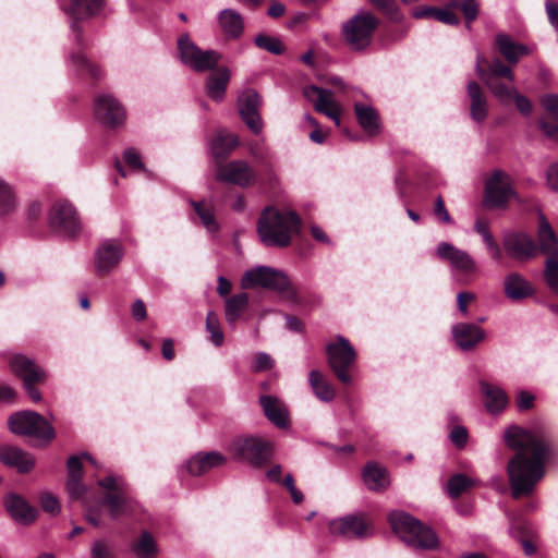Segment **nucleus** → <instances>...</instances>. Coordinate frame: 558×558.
Here are the masks:
<instances>
[{"instance_id": "obj_40", "label": "nucleus", "mask_w": 558, "mask_h": 558, "mask_svg": "<svg viewBox=\"0 0 558 558\" xmlns=\"http://www.w3.org/2000/svg\"><path fill=\"white\" fill-rule=\"evenodd\" d=\"M132 550L138 558H154L158 553L155 538L148 532H143L132 545Z\"/></svg>"}, {"instance_id": "obj_4", "label": "nucleus", "mask_w": 558, "mask_h": 558, "mask_svg": "<svg viewBox=\"0 0 558 558\" xmlns=\"http://www.w3.org/2000/svg\"><path fill=\"white\" fill-rule=\"evenodd\" d=\"M264 288L282 293L292 302H298V290L291 284L288 276L276 268L268 266H256L247 269L241 278L242 289Z\"/></svg>"}, {"instance_id": "obj_32", "label": "nucleus", "mask_w": 558, "mask_h": 558, "mask_svg": "<svg viewBox=\"0 0 558 558\" xmlns=\"http://www.w3.org/2000/svg\"><path fill=\"white\" fill-rule=\"evenodd\" d=\"M476 74L483 81V83L489 88L492 94L502 104L509 102L511 100L512 95L515 93V88L513 86H508L505 83L499 82L498 80H492L490 76L486 75V70H484L481 65V57H477L476 62Z\"/></svg>"}, {"instance_id": "obj_63", "label": "nucleus", "mask_w": 558, "mask_h": 558, "mask_svg": "<svg viewBox=\"0 0 558 558\" xmlns=\"http://www.w3.org/2000/svg\"><path fill=\"white\" fill-rule=\"evenodd\" d=\"M517 404L520 410H529L534 404V396L527 391H520L518 395Z\"/></svg>"}, {"instance_id": "obj_41", "label": "nucleus", "mask_w": 558, "mask_h": 558, "mask_svg": "<svg viewBox=\"0 0 558 558\" xmlns=\"http://www.w3.org/2000/svg\"><path fill=\"white\" fill-rule=\"evenodd\" d=\"M191 204L194 207V210L201 219L203 226L209 232H216L218 230V223L215 219L213 206L205 202H192Z\"/></svg>"}, {"instance_id": "obj_58", "label": "nucleus", "mask_w": 558, "mask_h": 558, "mask_svg": "<svg viewBox=\"0 0 558 558\" xmlns=\"http://www.w3.org/2000/svg\"><path fill=\"white\" fill-rule=\"evenodd\" d=\"M110 548L107 542L96 541L90 550L92 558H110Z\"/></svg>"}, {"instance_id": "obj_35", "label": "nucleus", "mask_w": 558, "mask_h": 558, "mask_svg": "<svg viewBox=\"0 0 558 558\" xmlns=\"http://www.w3.org/2000/svg\"><path fill=\"white\" fill-rule=\"evenodd\" d=\"M239 145V137L231 132L219 131L210 142V150L215 158H226Z\"/></svg>"}, {"instance_id": "obj_53", "label": "nucleus", "mask_w": 558, "mask_h": 558, "mask_svg": "<svg viewBox=\"0 0 558 558\" xmlns=\"http://www.w3.org/2000/svg\"><path fill=\"white\" fill-rule=\"evenodd\" d=\"M433 17L448 25L459 24V17L457 14L448 9L433 10Z\"/></svg>"}, {"instance_id": "obj_18", "label": "nucleus", "mask_w": 558, "mask_h": 558, "mask_svg": "<svg viewBox=\"0 0 558 558\" xmlns=\"http://www.w3.org/2000/svg\"><path fill=\"white\" fill-rule=\"evenodd\" d=\"M123 256V246L117 240H106L95 251L94 263L99 275L112 271Z\"/></svg>"}, {"instance_id": "obj_1", "label": "nucleus", "mask_w": 558, "mask_h": 558, "mask_svg": "<svg viewBox=\"0 0 558 558\" xmlns=\"http://www.w3.org/2000/svg\"><path fill=\"white\" fill-rule=\"evenodd\" d=\"M505 441L517 453L507 465L509 484L514 498L530 495L545 474V462L550 454L548 439L541 433L510 426Z\"/></svg>"}, {"instance_id": "obj_42", "label": "nucleus", "mask_w": 558, "mask_h": 558, "mask_svg": "<svg viewBox=\"0 0 558 558\" xmlns=\"http://www.w3.org/2000/svg\"><path fill=\"white\" fill-rule=\"evenodd\" d=\"M495 41L502 57L508 62L515 64L518 62L517 43H514L509 35L504 33L498 34Z\"/></svg>"}, {"instance_id": "obj_13", "label": "nucleus", "mask_w": 558, "mask_h": 558, "mask_svg": "<svg viewBox=\"0 0 558 558\" xmlns=\"http://www.w3.org/2000/svg\"><path fill=\"white\" fill-rule=\"evenodd\" d=\"M216 180L247 187L256 182L257 173L246 160L235 159L217 167Z\"/></svg>"}, {"instance_id": "obj_54", "label": "nucleus", "mask_w": 558, "mask_h": 558, "mask_svg": "<svg viewBox=\"0 0 558 558\" xmlns=\"http://www.w3.org/2000/svg\"><path fill=\"white\" fill-rule=\"evenodd\" d=\"M66 487L72 499H81L86 493V487L82 484L81 478L68 480Z\"/></svg>"}, {"instance_id": "obj_55", "label": "nucleus", "mask_w": 558, "mask_h": 558, "mask_svg": "<svg viewBox=\"0 0 558 558\" xmlns=\"http://www.w3.org/2000/svg\"><path fill=\"white\" fill-rule=\"evenodd\" d=\"M68 480L82 478L81 458L73 456L68 460Z\"/></svg>"}, {"instance_id": "obj_12", "label": "nucleus", "mask_w": 558, "mask_h": 558, "mask_svg": "<svg viewBox=\"0 0 558 558\" xmlns=\"http://www.w3.org/2000/svg\"><path fill=\"white\" fill-rule=\"evenodd\" d=\"M327 355L328 363L337 378L343 384H350L351 376L348 368L355 359V351L350 342L343 337H338L335 343L327 345Z\"/></svg>"}, {"instance_id": "obj_29", "label": "nucleus", "mask_w": 558, "mask_h": 558, "mask_svg": "<svg viewBox=\"0 0 558 558\" xmlns=\"http://www.w3.org/2000/svg\"><path fill=\"white\" fill-rule=\"evenodd\" d=\"M230 81V71L226 66L217 69L206 80V94L214 101L223 100L228 83Z\"/></svg>"}, {"instance_id": "obj_45", "label": "nucleus", "mask_w": 558, "mask_h": 558, "mask_svg": "<svg viewBox=\"0 0 558 558\" xmlns=\"http://www.w3.org/2000/svg\"><path fill=\"white\" fill-rule=\"evenodd\" d=\"M206 329L210 333V341L214 345L220 347L223 343V332L220 327L218 316L214 312H208L206 316Z\"/></svg>"}, {"instance_id": "obj_16", "label": "nucleus", "mask_w": 558, "mask_h": 558, "mask_svg": "<svg viewBox=\"0 0 558 558\" xmlns=\"http://www.w3.org/2000/svg\"><path fill=\"white\" fill-rule=\"evenodd\" d=\"M49 223L66 234H75L81 228L75 208L66 201H58L52 205L49 211Z\"/></svg>"}, {"instance_id": "obj_22", "label": "nucleus", "mask_w": 558, "mask_h": 558, "mask_svg": "<svg viewBox=\"0 0 558 558\" xmlns=\"http://www.w3.org/2000/svg\"><path fill=\"white\" fill-rule=\"evenodd\" d=\"M0 461L21 473L31 471L35 465V459L31 453L12 445L0 446Z\"/></svg>"}, {"instance_id": "obj_19", "label": "nucleus", "mask_w": 558, "mask_h": 558, "mask_svg": "<svg viewBox=\"0 0 558 558\" xmlns=\"http://www.w3.org/2000/svg\"><path fill=\"white\" fill-rule=\"evenodd\" d=\"M437 256L450 264V266L463 274H473L476 271V264L470 254L448 242H441L436 250Z\"/></svg>"}, {"instance_id": "obj_48", "label": "nucleus", "mask_w": 558, "mask_h": 558, "mask_svg": "<svg viewBox=\"0 0 558 558\" xmlns=\"http://www.w3.org/2000/svg\"><path fill=\"white\" fill-rule=\"evenodd\" d=\"M471 484L472 482L468 476L463 474L453 475L447 484L448 494L451 498H458Z\"/></svg>"}, {"instance_id": "obj_44", "label": "nucleus", "mask_w": 558, "mask_h": 558, "mask_svg": "<svg viewBox=\"0 0 558 558\" xmlns=\"http://www.w3.org/2000/svg\"><path fill=\"white\" fill-rule=\"evenodd\" d=\"M71 61L78 71L83 73L86 72L96 80L101 77L100 68L97 64L89 61L83 53L78 52L72 54Z\"/></svg>"}, {"instance_id": "obj_34", "label": "nucleus", "mask_w": 558, "mask_h": 558, "mask_svg": "<svg viewBox=\"0 0 558 558\" xmlns=\"http://www.w3.org/2000/svg\"><path fill=\"white\" fill-rule=\"evenodd\" d=\"M480 386L484 395L486 410L492 414L501 412L508 403L506 392L500 387L486 381H481Z\"/></svg>"}, {"instance_id": "obj_46", "label": "nucleus", "mask_w": 558, "mask_h": 558, "mask_svg": "<svg viewBox=\"0 0 558 558\" xmlns=\"http://www.w3.org/2000/svg\"><path fill=\"white\" fill-rule=\"evenodd\" d=\"M486 75L490 76L492 80H498L500 77L507 78L510 83L514 82V73L512 69L506 65L499 59H495L492 61L488 71H486Z\"/></svg>"}, {"instance_id": "obj_8", "label": "nucleus", "mask_w": 558, "mask_h": 558, "mask_svg": "<svg viewBox=\"0 0 558 558\" xmlns=\"http://www.w3.org/2000/svg\"><path fill=\"white\" fill-rule=\"evenodd\" d=\"M511 199L520 202L512 178L506 171L495 169L485 182V206L506 208Z\"/></svg>"}, {"instance_id": "obj_37", "label": "nucleus", "mask_w": 558, "mask_h": 558, "mask_svg": "<svg viewBox=\"0 0 558 558\" xmlns=\"http://www.w3.org/2000/svg\"><path fill=\"white\" fill-rule=\"evenodd\" d=\"M308 383L314 395L319 400L329 402L335 398V389L320 372L315 369L311 371L308 375Z\"/></svg>"}, {"instance_id": "obj_52", "label": "nucleus", "mask_w": 558, "mask_h": 558, "mask_svg": "<svg viewBox=\"0 0 558 558\" xmlns=\"http://www.w3.org/2000/svg\"><path fill=\"white\" fill-rule=\"evenodd\" d=\"M511 100L514 101L515 107L521 114L529 116L532 112L533 106L531 100L524 95L518 93V90L512 95Z\"/></svg>"}, {"instance_id": "obj_51", "label": "nucleus", "mask_w": 558, "mask_h": 558, "mask_svg": "<svg viewBox=\"0 0 558 558\" xmlns=\"http://www.w3.org/2000/svg\"><path fill=\"white\" fill-rule=\"evenodd\" d=\"M272 365H274V361L269 354L264 353V352H259V353L255 354L254 361H253V369L255 372H263V371L270 369L272 367Z\"/></svg>"}, {"instance_id": "obj_15", "label": "nucleus", "mask_w": 558, "mask_h": 558, "mask_svg": "<svg viewBox=\"0 0 558 558\" xmlns=\"http://www.w3.org/2000/svg\"><path fill=\"white\" fill-rule=\"evenodd\" d=\"M94 114L98 121L111 128L121 125L126 117L125 110L119 100L108 94L96 97Z\"/></svg>"}, {"instance_id": "obj_17", "label": "nucleus", "mask_w": 558, "mask_h": 558, "mask_svg": "<svg viewBox=\"0 0 558 558\" xmlns=\"http://www.w3.org/2000/svg\"><path fill=\"white\" fill-rule=\"evenodd\" d=\"M260 98L255 90H245L239 96V113L246 126L255 134L263 130V121L259 116Z\"/></svg>"}, {"instance_id": "obj_11", "label": "nucleus", "mask_w": 558, "mask_h": 558, "mask_svg": "<svg viewBox=\"0 0 558 558\" xmlns=\"http://www.w3.org/2000/svg\"><path fill=\"white\" fill-rule=\"evenodd\" d=\"M230 451L235 459L259 466L270 459L272 445L258 437H241L230 444Z\"/></svg>"}, {"instance_id": "obj_28", "label": "nucleus", "mask_w": 558, "mask_h": 558, "mask_svg": "<svg viewBox=\"0 0 558 558\" xmlns=\"http://www.w3.org/2000/svg\"><path fill=\"white\" fill-rule=\"evenodd\" d=\"M12 371L20 376L24 383L26 381H43L46 378V373L43 368L37 366L34 361L25 355H14L10 360Z\"/></svg>"}, {"instance_id": "obj_3", "label": "nucleus", "mask_w": 558, "mask_h": 558, "mask_svg": "<svg viewBox=\"0 0 558 558\" xmlns=\"http://www.w3.org/2000/svg\"><path fill=\"white\" fill-rule=\"evenodd\" d=\"M392 531L408 545L420 549L438 546L435 532L403 511H392L388 515Z\"/></svg>"}, {"instance_id": "obj_21", "label": "nucleus", "mask_w": 558, "mask_h": 558, "mask_svg": "<svg viewBox=\"0 0 558 558\" xmlns=\"http://www.w3.org/2000/svg\"><path fill=\"white\" fill-rule=\"evenodd\" d=\"M3 502L11 518L20 524L29 525L37 519V509L16 494H8Z\"/></svg>"}, {"instance_id": "obj_6", "label": "nucleus", "mask_w": 558, "mask_h": 558, "mask_svg": "<svg viewBox=\"0 0 558 558\" xmlns=\"http://www.w3.org/2000/svg\"><path fill=\"white\" fill-rule=\"evenodd\" d=\"M98 484L106 489L101 506L108 509L111 519L116 520L132 513L134 502L129 497L126 484L121 478L109 475L100 480Z\"/></svg>"}, {"instance_id": "obj_62", "label": "nucleus", "mask_w": 558, "mask_h": 558, "mask_svg": "<svg viewBox=\"0 0 558 558\" xmlns=\"http://www.w3.org/2000/svg\"><path fill=\"white\" fill-rule=\"evenodd\" d=\"M545 9L549 23L558 31V4L553 0H547Z\"/></svg>"}, {"instance_id": "obj_39", "label": "nucleus", "mask_w": 558, "mask_h": 558, "mask_svg": "<svg viewBox=\"0 0 558 558\" xmlns=\"http://www.w3.org/2000/svg\"><path fill=\"white\" fill-rule=\"evenodd\" d=\"M537 241L542 252L547 254L556 252L558 239L544 216L539 218Z\"/></svg>"}, {"instance_id": "obj_7", "label": "nucleus", "mask_w": 558, "mask_h": 558, "mask_svg": "<svg viewBox=\"0 0 558 558\" xmlns=\"http://www.w3.org/2000/svg\"><path fill=\"white\" fill-rule=\"evenodd\" d=\"M9 428L16 435H24L49 442L54 438V430L48 421L34 411L12 414L8 421Z\"/></svg>"}, {"instance_id": "obj_61", "label": "nucleus", "mask_w": 558, "mask_h": 558, "mask_svg": "<svg viewBox=\"0 0 558 558\" xmlns=\"http://www.w3.org/2000/svg\"><path fill=\"white\" fill-rule=\"evenodd\" d=\"M124 160H125V162L131 168H134V169H142L143 168V162L141 160V157L137 154V151L134 150L133 148L125 149V151H124Z\"/></svg>"}, {"instance_id": "obj_60", "label": "nucleus", "mask_w": 558, "mask_h": 558, "mask_svg": "<svg viewBox=\"0 0 558 558\" xmlns=\"http://www.w3.org/2000/svg\"><path fill=\"white\" fill-rule=\"evenodd\" d=\"M435 215L439 220L445 223L451 222V217L445 207V202L441 196H438L435 202Z\"/></svg>"}, {"instance_id": "obj_36", "label": "nucleus", "mask_w": 558, "mask_h": 558, "mask_svg": "<svg viewBox=\"0 0 558 558\" xmlns=\"http://www.w3.org/2000/svg\"><path fill=\"white\" fill-rule=\"evenodd\" d=\"M363 481L368 489L376 492L386 489L390 483L386 469L374 462L365 465Z\"/></svg>"}, {"instance_id": "obj_64", "label": "nucleus", "mask_w": 558, "mask_h": 558, "mask_svg": "<svg viewBox=\"0 0 558 558\" xmlns=\"http://www.w3.org/2000/svg\"><path fill=\"white\" fill-rule=\"evenodd\" d=\"M547 184L549 189L558 192V162L547 170Z\"/></svg>"}, {"instance_id": "obj_49", "label": "nucleus", "mask_w": 558, "mask_h": 558, "mask_svg": "<svg viewBox=\"0 0 558 558\" xmlns=\"http://www.w3.org/2000/svg\"><path fill=\"white\" fill-rule=\"evenodd\" d=\"M548 287L558 294V260L555 257H548L544 272Z\"/></svg>"}, {"instance_id": "obj_10", "label": "nucleus", "mask_w": 558, "mask_h": 558, "mask_svg": "<svg viewBox=\"0 0 558 558\" xmlns=\"http://www.w3.org/2000/svg\"><path fill=\"white\" fill-rule=\"evenodd\" d=\"M180 60L196 72L213 70L220 60V54L214 50H202L184 34L178 39Z\"/></svg>"}, {"instance_id": "obj_57", "label": "nucleus", "mask_w": 558, "mask_h": 558, "mask_svg": "<svg viewBox=\"0 0 558 558\" xmlns=\"http://www.w3.org/2000/svg\"><path fill=\"white\" fill-rule=\"evenodd\" d=\"M41 507L45 511L51 513V514H56L59 512L60 510V505H59V501L58 499L51 495V494H44L41 496Z\"/></svg>"}, {"instance_id": "obj_23", "label": "nucleus", "mask_w": 558, "mask_h": 558, "mask_svg": "<svg viewBox=\"0 0 558 558\" xmlns=\"http://www.w3.org/2000/svg\"><path fill=\"white\" fill-rule=\"evenodd\" d=\"M259 403L265 416L277 427L286 428L289 424V411L282 400L275 396H260Z\"/></svg>"}, {"instance_id": "obj_9", "label": "nucleus", "mask_w": 558, "mask_h": 558, "mask_svg": "<svg viewBox=\"0 0 558 558\" xmlns=\"http://www.w3.org/2000/svg\"><path fill=\"white\" fill-rule=\"evenodd\" d=\"M328 531L335 537L365 539L374 535L372 520L363 513H350L328 522Z\"/></svg>"}, {"instance_id": "obj_33", "label": "nucleus", "mask_w": 558, "mask_h": 558, "mask_svg": "<svg viewBox=\"0 0 558 558\" xmlns=\"http://www.w3.org/2000/svg\"><path fill=\"white\" fill-rule=\"evenodd\" d=\"M466 89L471 100V118L475 122H483L487 118L488 113L487 99L476 82H470L466 86Z\"/></svg>"}, {"instance_id": "obj_14", "label": "nucleus", "mask_w": 558, "mask_h": 558, "mask_svg": "<svg viewBox=\"0 0 558 558\" xmlns=\"http://www.w3.org/2000/svg\"><path fill=\"white\" fill-rule=\"evenodd\" d=\"M303 95L314 104L316 111L325 114L332 120L337 126H340L341 107L329 89L311 85L303 89Z\"/></svg>"}, {"instance_id": "obj_56", "label": "nucleus", "mask_w": 558, "mask_h": 558, "mask_svg": "<svg viewBox=\"0 0 558 558\" xmlns=\"http://www.w3.org/2000/svg\"><path fill=\"white\" fill-rule=\"evenodd\" d=\"M461 10L468 23H471L477 16L478 4L475 0H464L461 4Z\"/></svg>"}, {"instance_id": "obj_2", "label": "nucleus", "mask_w": 558, "mask_h": 558, "mask_svg": "<svg viewBox=\"0 0 558 558\" xmlns=\"http://www.w3.org/2000/svg\"><path fill=\"white\" fill-rule=\"evenodd\" d=\"M300 223V218L294 211L267 207L258 219L257 232L266 246L284 247L299 231Z\"/></svg>"}, {"instance_id": "obj_59", "label": "nucleus", "mask_w": 558, "mask_h": 558, "mask_svg": "<svg viewBox=\"0 0 558 558\" xmlns=\"http://www.w3.org/2000/svg\"><path fill=\"white\" fill-rule=\"evenodd\" d=\"M450 439L457 447H463L468 440V432L462 426H456L450 432Z\"/></svg>"}, {"instance_id": "obj_20", "label": "nucleus", "mask_w": 558, "mask_h": 558, "mask_svg": "<svg viewBox=\"0 0 558 558\" xmlns=\"http://www.w3.org/2000/svg\"><path fill=\"white\" fill-rule=\"evenodd\" d=\"M217 26L219 32L230 40L239 39L245 29L243 15L233 8H225L217 13Z\"/></svg>"}, {"instance_id": "obj_25", "label": "nucleus", "mask_w": 558, "mask_h": 558, "mask_svg": "<svg viewBox=\"0 0 558 558\" xmlns=\"http://www.w3.org/2000/svg\"><path fill=\"white\" fill-rule=\"evenodd\" d=\"M104 3L105 0H72L69 8L64 5H61V8L65 13L72 16L73 22L71 23V28L75 32L77 21L99 14Z\"/></svg>"}, {"instance_id": "obj_43", "label": "nucleus", "mask_w": 558, "mask_h": 558, "mask_svg": "<svg viewBox=\"0 0 558 558\" xmlns=\"http://www.w3.org/2000/svg\"><path fill=\"white\" fill-rule=\"evenodd\" d=\"M16 207V196L11 185L0 179V217L11 214Z\"/></svg>"}, {"instance_id": "obj_47", "label": "nucleus", "mask_w": 558, "mask_h": 558, "mask_svg": "<svg viewBox=\"0 0 558 558\" xmlns=\"http://www.w3.org/2000/svg\"><path fill=\"white\" fill-rule=\"evenodd\" d=\"M255 45L268 52L280 54L283 51V45L277 37L268 36L265 34H258L255 39Z\"/></svg>"}, {"instance_id": "obj_5", "label": "nucleus", "mask_w": 558, "mask_h": 558, "mask_svg": "<svg viewBox=\"0 0 558 558\" xmlns=\"http://www.w3.org/2000/svg\"><path fill=\"white\" fill-rule=\"evenodd\" d=\"M378 24L379 20L373 13L361 12L343 24V38L352 50H364L371 45Z\"/></svg>"}, {"instance_id": "obj_50", "label": "nucleus", "mask_w": 558, "mask_h": 558, "mask_svg": "<svg viewBox=\"0 0 558 558\" xmlns=\"http://www.w3.org/2000/svg\"><path fill=\"white\" fill-rule=\"evenodd\" d=\"M539 102L549 117L558 120V94L543 95Z\"/></svg>"}, {"instance_id": "obj_27", "label": "nucleus", "mask_w": 558, "mask_h": 558, "mask_svg": "<svg viewBox=\"0 0 558 558\" xmlns=\"http://www.w3.org/2000/svg\"><path fill=\"white\" fill-rule=\"evenodd\" d=\"M506 252L514 258L524 259L531 257L535 252L532 239L523 233H510L504 239Z\"/></svg>"}, {"instance_id": "obj_38", "label": "nucleus", "mask_w": 558, "mask_h": 558, "mask_svg": "<svg viewBox=\"0 0 558 558\" xmlns=\"http://www.w3.org/2000/svg\"><path fill=\"white\" fill-rule=\"evenodd\" d=\"M248 306V295L244 292L226 298L225 317L229 324H234Z\"/></svg>"}, {"instance_id": "obj_30", "label": "nucleus", "mask_w": 558, "mask_h": 558, "mask_svg": "<svg viewBox=\"0 0 558 558\" xmlns=\"http://www.w3.org/2000/svg\"><path fill=\"white\" fill-rule=\"evenodd\" d=\"M504 291L508 299L519 301L533 295L534 289L518 272L509 274L504 281Z\"/></svg>"}, {"instance_id": "obj_31", "label": "nucleus", "mask_w": 558, "mask_h": 558, "mask_svg": "<svg viewBox=\"0 0 558 558\" xmlns=\"http://www.w3.org/2000/svg\"><path fill=\"white\" fill-rule=\"evenodd\" d=\"M354 112L360 126L371 136L379 132V114L374 107L363 102L354 104Z\"/></svg>"}, {"instance_id": "obj_26", "label": "nucleus", "mask_w": 558, "mask_h": 558, "mask_svg": "<svg viewBox=\"0 0 558 558\" xmlns=\"http://www.w3.org/2000/svg\"><path fill=\"white\" fill-rule=\"evenodd\" d=\"M227 458L216 451L199 452L193 456L186 464L187 472L192 475H202L211 469L219 468L226 464Z\"/></svg>"}, {"instance_id": "obj_24", "label": "nucleus", "mask_w": 558, "mask_h": 558, "mask_svg": "<svg viewBox=\"0 0 558 558\" xmlns=\"http://www.w3.org/2000/svg\"><path fill=\"white\" fill-rule=\"evenodd\" d=\"M452 336L457 345L468 351L484 340L485 331L475 324L460 323L452 327Z\"/></svg>"}]
</instances>
